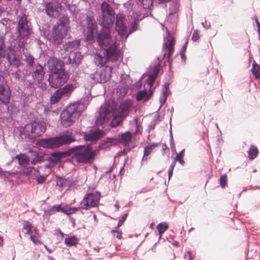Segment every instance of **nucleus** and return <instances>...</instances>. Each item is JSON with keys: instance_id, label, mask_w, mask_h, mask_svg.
Here are the masks:
<instances>
[{"instance_id": "5701e85b", "label": "nucleus", "mask_w": 260, "mask_h": 260, "mask_svg": "<svg viewBox=\"0 0 260 260\" xmlns=\"http://www.w3.org/2000/svg\"><path fill=\"white\" fill-rule=\"evenodd\" d=\"M118 144V139L116 138L107 137L105 139L101 141L99 145V149H107L110 146L116 145Z\"/></svg>"}, {"instance_id": "6e6552de", "label": "nucleus", "mask_w": 260, "mask_h": 260, "mask_svg": "<svg viewBox=\"0 0 260 260\" xmlns=\"http://www.w3.org/2000/svg\"><path fill=\"white\" fill-rule=\"evenodd\" d=\"M17 29L18 38L22 40H27L31 35L32 30L28 26L27 19L25 15H22L19 18Z\"/></svg>"}, {"instance_id": "a18cd8bd", "label": "nucleus", "mask_w": 260, "mask_h": 260, "mask_svg": "<svg viewBox=\"0 0 260 260\" xmlns=\"http://www.w3.org/2000/svg\"><path fill=\"white\" fill-rule=\"evenodd\" d=\"M185 154V149H182L179 153H177L176 156L175 158L176 161H178L181 165L184 166L185 161L183 159V157Z\"/></svg>"}, {"instance_id": "b1692460", "label": "nucleus", "mask_w": 260, "mask_h": 260, "mask_svg": "<svg viewBox=\"0 0 260 260\" xmlns=\"http://www.w3.org/2000/svg\"><path fill=\"white\" fill-rule=\"evenodd\" d=\"M169 85L170 83L168 82H166L165 83L161 89V94L159 98V102L160 103V105L157 111V112L160 109L161 107L166 102L168 96L169 95L170 93V91L169 90Z\"/></svg>"}, {"instance_id": "5fc2aeb1", "label": "nucleus", "mask_w": 260, "mask_h": 260, "mask_svg": "<svg viewBox=\"0 0 260 260\" xmlns=\"http://www.w3.org/2000/svg\"><path fill=\"white\" fill-rule=\"evenodd\" d=\"M156 80V78L153 77L152 75H148V77L146 80V83L149 87L150 90H152V88L153 86L154 83Z\"/></svg>"}, {"instance_id": "0e129e2a", "label": "nucleus", "mask_w": 260, "mask_h": 260, "mask_svg": "<svg viewBox=\"0 0 260 260\" xmlns=\"http://www.w3.org/2000/svg\"><path fill=\"white\" fill-rule=\"evenodd\" d=\"M176 162L175 161H174L172 162V163L171 164L170 168L168 170V182H169L170 180L171 179V177L173 176V170L174 169V167L175 166Z\"/></svg>"}, {"instance_id": "4be33fe9", "label": "nucleus", "mask_w": 260, "mask_h": 260, "mask_svg": "<svg viewBox=\"0 0 260 260\" xmlns=\"http://www.w3.org/2000/svg\"><path fill=\"white\" fill-rule=\"evenodd\" d=\"M45 72L44 71L43 67L38 63L35 66V69L32 73V77L34 80H36L38 83L40 81H42L44 77Z\"/></svg>"}, {"instance_id": "f8f14e48", "label": "nucleus", "mask_w": 260, "mask_h": 260, "mask_svg": "<svg viewBox=\"0 0 260 260\" xmlns=\"http://www.w3.org/2000/svg\"><path fill=\"white\" fill-rule=\"evenodd\" d=\"M125 16L121 13L117 14L115 21V30L120 37L125 36L127 33V27Z\"/></svg>"}, {"instance_id": "a878e982", "label": "nucleus", "mask_w": 260, "mask_h": 260, "mask_svg": "<svg viewBox=\"0 0 260 260\" xmlns=\"http://www.w3.org/2000/svg\"><path fill=\"white\" fill-rule=\"evenodd\" d=\"M131 104V102L128 101H124L122 102L118 108L119 115L121 116L127 115L129 113Z\"/></svg>"}, {"instance_id": "58836bf2", "label": "nucleus", "mask_w": 260, "mask_h": 260, "mask_svg": "<svg viewBox=\"0 0 260 260\" xmlns=\"http://www.w3.org/2000/svg\"><path fill=\"white\" fill-rule=\"evenodd\" d=\"M96 34L93 31H87L85 37V41L88 44H92L96 42Z\"/></svg>"}, {"instance_id": "37998d69", "label": "nucleus", "mask_w": 260, "mask_h": 260, "mask_svg": "<svg viewBox=\"0 0 260 260\" xmlns=\"http://www.w3.org/2000/svg\"><path fill=\"white\" fill-rule=\"evenodd\" d=\"M66 207H67V204L61 203L58 205H53L51 209V211L60 212L64 214L66 212Z\"/></svg>"}, {"instance_id": "f03ea898", "label": "nucleus", "mask_w": 260, "mask_h": 260, "mask_svg": "<svg viewBox=\"0 0 260 260\" xmlns=\"http://www.w3.org/2000/svg\"><path fill=\"white\" fill-rule=\"evenodd\" d=\"M66 153L72 154V159L82 164L92 163L95 155V152L90 147L84 145L73 146Z\"/></svg>"}, {"instance_id": "6e6d98bb", "label": "nucleus", "mask_w": 260, "mask_h": 260, "mask_svg": "<svg viewBox=\"0 0 260 260\" xmlns=\"http://www.w3.org/2000/svg\"><path fill=\"white\" fill-rule=\"evenodd\" d=\"M6 48H7L6 47ZM16 54V53L15 51L14 46L12 44H11L10 45H9L7 47V49H6L5 57H6L7 55H9V56H10L11 55H15Z\"/></svg>"}, {"instance_id": "bf43d9fd", "label": "nucleus", "mask_w": 260, "mask_h": 260, "mask_svg": "<svg viewBox=\"0 0 260 260\" xmlns=\"http://www.w3.org/2000/svg\"><path fill=\"white\" fill-rule=\"evenodd\" d=\"M220 186L224 188L227 185V176L225 174L222 175L219 178Z\"/></svg>"}, {"instance_id": "412c9836", "label": "nucleus", "mask_w": 260, "mask_h": 260, "mask_svg": "<svg viewBox=\"0 0 260 260\" xmlns=\"http://www.w3.org/2000/svg\"><path fill=\"white\" fill-rule=\"evenodd\" d=\"M69 24V18L66 16H63L58 19L56 24L53 26H55L58 30L62 31L64 34H67Z\"/></svg>"}, {"instance_id": "de8ad7c7", "label": "nucleus", "mask_w": 260, "mask_h": 260, "mask_svg": "<svg viewBox=\"0 0 260 260\" xmlns=\"http://www.w3.org/2000/svg\"><path fill=\"white\" fill-rule=\"evenodd\" d=\"M81 207L80 209H83L87 210L90 208H91V206H90L89 201H88V199L87 198V195H86L83 200L80 202Z\"/></svg>"}, {"instance_id": "c756f323", "label": "nucleus", "mask_w": 260, "mask_h": 260, "mask_svg": "<svg viewBox=\"0 0 260 260\" xmlns=\"http://www.w3.org/2000/svg\"><path fill=\"white\" fill-rule=\"evenodd\" d=\"M56 185L60 187H68L70 188L72 185V180L69 178H66L64 177L56 176Z\"/></svg>"}, {"instance_id": "aec40b11", "label": "nucleus", "mask_w": 260, "mask_h": 260, "mask_svg": "<svg viewBox=\"0 0 260 260\" xmlns=\"http://www.w3.org/2000/svg\"><path fill=\"white\" fill-rule=\"evenodd\" d=\"M153 90L149 89V91L147 89L144 88L143 90L138 91L136 99L138 102H146L148 101L152 96Z\"/></svg>"}, {"instance_id": "8fccbe9b", "label": "nucleus", "mask_w": 260, "mask_h": 260, "mask_svg": "<svg viewBox=\"0 0 260 260\" xmlns=\"http://www.w3.org/2000/svg\"><path fill=\"white\" fill-rule=\"evenodd\" d=\"M160 70V67L159 63H157L156 65H155L149 72L150 75H152L153 77L157 78L159 71Z\"/></svg>"}, {"instance_id": "e2e57ef3", "label": "nucleus", "mask_w": 260, "mask_h": 260, "mask_svg": "<svg viewBox=\"0 0 260 260\" xmlns=\"http://www.w3.org/2000/svg\"><path fill=\"white\" fill-rule=\"evenodd\" d=\"M120 82L122 84H125L126 85L127 84H129V82L128 81V80L130 79V76L128 75H125V74H122L120 76Z\"/></svg>"}, {"instance_id": "9b49d317", "label": "nucleus", "mask_w": 260, "mask_h": 260, "mask_svg": "<svg viewBox=\"0 0 260 260\" xmlns=\"http://www.w3.org/2000/svg\"><path fill=\"white\" fill-rule=\"evenodd\" d=\"M76 134L80 136H82L85 141H94L100 139L105 134L104 131L98 129L95 131L90 130L89 133L85 132L80 130L76 131Z\"/></svg>"}, {"instance_id": "0eeeda50", "label": "nucleus", "mask_w": 260, "mask_h": 260, "mask_svg": "<svg viewBox=\"0 0 260 260\" xmlns=\"http://www.w3.org/2000/svg\"><path fill=\"white\" fill-rule=\"evenodd\" d=\"M69 76L66 71L58 72L55 74H50L48 78L49 85L54 88H57L62 86L66 83Z\"/></svg>"}, {"instance_id": "dca6fc26", "label": "nucleus", "mask_w": 260, "mask_h": 260, "mask_svg": "<svg viewBox=\"0 0 260 260\" xmlns=\"http://www.w3.org/2000/svg\"><path fill=\"white\" fill-rule=\"evenodd\" d=\"M92 97L90 92H88L87 95L85 96L80 99V100L77 101L76 102L71 103L72 105L75 106V109L82 114V112L85 110L90 101L91 100Z\"/></svg>"}, {"instance_id": "f257e3e1", "label": "nucleus", "mask_w": 260, "mask_h": 260, "mask_svg": "<svg viewBox=\"0 0 260 260\" xmlns=\"http://www.w3.org/2000/svg\"><path fill=\"white\" fill-rule=\"evenodd\" d=\"M101 10L102 18L100 25L102 28L99 31H96V42L107 60L116 61L119 57V53L111 36V27L115 20L114 10L106 2L101 4Z\"/></svg>"}, {"instance_id": "72a5a7b5", "label": "nucleus", "mask_w": 260, "mask_h": 260, "mask_svg": "<svg viewBox=\"0 0 260 260\" xmlns=\"http://www.w3.org/2000/svg\"><path fill=\"white\" fill-rule=\"evenodd\" d=\"M15 159L18 160L20 166L28 165L30 163V159L25 153H20L14 156Z\"/></svg>"}, {"instance_id": "bb28decb", "label": "nucleus", "mask_w": 260, "mask_h": 260, "mask_svg": "<svg viewBox=\"0 0 260 260\" xmlns=\"http://www.w3.org/2000/svg\"><path fill=\"white\" fill-rule=\"evenodd\" d=\"M72 57V67L75 69L78 68L79 65L81 63L82 60L83 58V55L80 51H76L71 52Z\"/></svg>"}, {"instance_id": "680f3d73", "label": "nucleus", "mask_w": 260, "mask_h": 260, "mask_svg": "<svg viewBox=\"0 0 260 260\" xmlns=\"http://www.w3.org/2000/svg\"><path fill=\"white\" fill-rule=\"evenodd\" d=\"M26 40H22L21 39L19 38L18 40L17 41L16 45H17V48H19V50H21V49H24L25 45L26 43Z\"/></svg>"}, {"instance_id": "3c124183", "label": "nucleus", "mask_w": 260, "mask_h": 260, "mask_svg": "<svg viewBox=\"0 0 260 260\" xmlns=\"http://www.w3.org/2000/svg\"><path fill=\"white\" fill-rule=\"evenodd\" d=\"M78 238L75 235L69 236L64 239V244H78Z\"/></svg>"}, {"instance_id": "69168bd1", "label": "nucleus", "mask_w": 260, "mask_h": 260, "mask_svg": "<svg viewBox=\"0 0 260 260\" xmlns=\"http://www.w3.org/2000/svg\"><path fill=\"white\" fill-rule=\"evenodd\" d=\"M25 60L28 67H32L34 64V57L32 55L26 56Z\"/></svg>"}, {"instance_id": "7ed1b4c3", "label": "nucleus", "mask_w": 260, "mask_h": 260, "mask_svg": "<svg viewBox=\"0 0 260 260\" xmlns=\"http://www.w3.org/2000/svg\"><path fill=\"white\" fill-rule=\"evenodd\" d=\"M76 141V138L69 130L64 131L62 133L55 137L43 139L40 145L44 148H58L64 145L69 144Z\"/></svg>"}, {"instance_id": "39448f33", "label": "nucleus", "mask_w": 260, "mask_h": 260, "mask_svg": "<svg viewBox=\"0 0 260 260\" xmlns=\"http://www.w3.org/2000/svg\"><path fill=\"white\" fill-rule=\"evenodd\" d=\"M174 45H175V39L174 37H171L170 35L169 31L167 32V36L164 38V43L162 45V51L164 52V57L167 55V61L169 64V70L172 69V59L171 58L172 56L174 51Z\"/></svg>"}, {"instance_id": "13d9d810", "label": "nucleus", "mask_w": 260, "mask_h": 260, "mask_svg": "<svg viewBox=\"0 0 260 260\" xmlns=\"http://www.w3.org/2000/svg\"><path fill=\"white\" fill-rule=\"evenodd\" d=\"M32 227V224L30 222L28 221H24L23 228L25 230V234H29L30 231L31 230Z\"/></svg>"}, {"instance_id": "864d4df0", "label": "nucleus", "mask_w": 260, "mask_h": 260, "mask_svg": "<svg viewBox=\"0 0 260 260\" xmlns=\"http://www.w3.org/2000/svg\"><path fill=\"white\" fill-rule=\"evenodd\" d=\"M139 3H140L143 6V7L145 9H150V7L153 5L152 0H137Z\"/></svg>"}, {"instance_id": "49530a36", "label": "nucleus", "mask_w": 260, "mask_h": 260, "mask_svg": "<svg viewBox=\"0 0 260 260\" xmlns=\"http://www.w3.org/2000/svg\"><path fill=\"white\" fill-rule=\"evenodd\" d=\"M159 143H151L144 148V152L146 154L149 155L152 151L156 147L158 146Z\"/></svg>"}, {"instance_id": "774afa93", "label": "nucleus", "mask_w": 260, "mask_h": 260, "mask_svg": "<svg viewBox=\"0 0 260 260\" xmlns=\"http://www.w3.org/2000/svg\"><path fill=\"white\" fill-rule=\"evenodd\" d=\"M46 179V176L45 175H40L37 178V181L38 184H43L45 182Z\"/></svg>"}, {"instance_id": "a19ab883", "label": "nucleus", "mask_w": 260, "mask_h": 260, "mask_svg": "<svg viewBox=\"0 0 260 260\" xmlns=\"http://www.w3.org/2000/svg\"><path fill=\"white\" fill-rule=\"evenodd\" d=\"M258 153V150L257 148L253 145H251L248 152V157L249 159H254L257 156Z\"/></svg>"}, {"instance_id": "2eb2a0df", "label": "nucleus", "mask_w": 260, "mask_h": 260, "mask_svg": "<svg viewBox=\"0 0 260 260\" xmlns=\"http://www.w3.org/2000/svg\"><path fill=\"white\" fill-rule=\"evenodd\" d=\"M62 155L60 152H52L49 156H46L45 154V161L47 160L48 162L44 165V167L46 169H52L60 161Z\"/></svg>"}, {"instance_id": "9d476101", "label": "nucleus", "mask_w": 260, "mask_h": 260, "mask_svg": "<svg viewBox=\"0 0 260 260\" xmlns=\"http://www.w3.org/2000/svg\"><path fill=\"white\" fill-rule=\"evenodd\" d=\"M112 70V67L107 66L105 69L96 71L91 78L95 83H105L110 79Z\"/></svg>"}, {"instance_id": "e433bc0d", "label": "nucleus", "mask_w": 260, "mask_h": 260, "mask_svg": "<svg viewBox=\"0 0 260 260\" xmlns=\"http://www.w3.org/2000/svg\"><path fill=\"white\" fill-rule=\"evenodd\" d=\"M57 88L58 89L54 92L53 94L50 97V103L51 104L57 103L62 96H64L59 88Z\"/></svg>"}, {"instance_id": "c03bdc74", "label": "nucleus", "mask_w": 260, "mask_h": 260, "mask_svg": "<svg viewBox=\"0 0 260 260\" xmlns=\"http://www.w3.org/2000/svg\"><path fill=\"white\" fill-rule=\"evenodd\" d=\"M45 161V154H40L37 153L36 156L31 160L30 164L32 165H36L37 164H40Z\"/></svg>"}, {"instance_id": "6ab92c4d", "label": "nucleus", "mask_w": 260, "mask_h": 260, "mask_svg": "<svg viewBox=\"0 0 260 260\" xmlns=\"http://www.w3.org/2000/svg\"><path fill=\"white\" fill-rule=\"evenodd\" d=\"M31 123L37 138L40 137L44 133H45L46 129V124L45 121L44 120H34L32 121Z\"/></svg>"}, {"instance_id": "c85d7f7f", "label": "nucleus", "mask_w": 260, "mask_h": 260, "mask_svg": "<svg viewBox=\"0 0 260 260\" xmlns=\"http://www.w3.org/2000/svg\"><path fill=\"white\" fill-rule=\"evenodd\" d=\"M169 228V224L166 222H162L157 224L156 229L158 232L159 238L158 241L155 242V244H157L158 242L161 243L163 240V242H165V239L162 238L163 234Z\"/></svg>"}, {"instance_id": "423d86ee", "label": "nucleus", "mask_w": 260, "mask_h": 260, "mask_svg": "<svg viewBox=\"0 0 260 260\" xmlns=\"http://www.w3.org/2000/svg\"><path fill=\"white\" fill-rule=\"evenodd\" d=\"M11 96V92L9 86L7 85L5 78L0 76V101L4 105L7 106L8 113H12L10 106L8 105L10 103Z\"/></svg>"}, {"instance_id": "473e14b6", "label": "nucleus", "mask_w": 260, "mask_h": 260, "mask_svg": "<svg viewBox=\"0 0 260 260\" xmlns=\"http://www.w3.org/2000/svg\"><path fill=\"white\" fill-rule=\"evenodd\" d=\"M87 31H93L96 33L98 30V25L92 16H87L86 17Z\"/></svg>"}, {"instance_id": "20e7f679", "label": "nucleus", "mask_w": 260, "mask_h": 260, "mask_svg": "<svg viewBox=\"0 0 260 260\" xmlns=\"http://www.w3.org/2000/svg\"><path fill=\"white\" fill-rule=\"evenodd\" d=\"M75 106L70 104L61 112L60 120L61 125L64 127L72 125L81 116L75 108Z\"/></svg>"}, {"instance_id": "052dcab7", "label": "nucleus", "mask_w": 260, "mask_h": 260, "mask_svg": "<svg viewBox=\"0 0 260 260\" xmlns=\"http://www.w3.org/2000/svg\"><path fill=\"white\" fill-rule=\"evenodd\" d=\"M196 252L191 250H187L184 254V258H187L188 260L193 259L196 256Z\"/></svg>"}, {"instance_id": "a211bd4d", "label": "nucleus", "mask_w": 260, "mask_h": 260, "mask_svg": "<svg viewBox=\"0 0 260 260\" xmlns=\"http://www.w3.org/2000/svg\"><path fill=\"white\" fill-rule=\"evenodd\" d=\"M110 114V110L108 108H105L102 109L96 118L95 124L99 125H102L107 122L109 120Z\"/></svg>"}, {"instance_id": "7c9ffc66", "label": "nucleus", "mask_w": 260, "mask_h": 260, "mask_svg": "<svg viewBox=\"0 0 260 260\" xmlns=\"http://www.w3.org/2000/svg\"><path fill=\"white\" fill-rule=\"evenodd\" d=\"M140 16V14L139 15L137 14L136 16L134 18V19L131 24V26L129 27L128 31L126 34L125 36V40H126L129 35L133 33L134 31H136L138 29L139 26V22L140 21L142 20V18L139 19V16Z\"/></svg>"}, {"instance_id": "c9c22d12", "label": "nucleus", "mask_w": 260, "mask_h": 260, "mask_svg": "<svg viewBox=\"0 0 260 260\" xmlns=\"http://www.w3.org/2000/svg\"><path fill=\"white\" fill-rule=\"evenodd\" d=\"M64 96H69L74 89V86L72 84H67L62 88H59Z\"/></svg>"}, {"instance_id": "338daca9", "label": "nucleus", "mask_w": 260, "mask_h": 260, "mask_svg": "<svg viewBox=\"0 0 260 260\" xmlns=\"http://www.w3.org/2000/svg\"><path fill=\"white\" fill-rule=\"evenodd\" d=\"M128 215V213L127 212V213H125L122 216L121 218L118 221V224H117V228L121 226L123 224V223L124 222V221L126 219Z\"/></svg>"}, {"instance_id": "79ce46f5", "label": "nucleus", "mask_w": 260, "mask_h": 260, "mask_svg": "<svg viewBox=\"0 0 260 260\" xmlns=\"http://www.w3.org/2000/svg\"><path fill=\"white\" fill-rule=\"evenodd\" d=\"M95 60L98 66L100 67H104L107 61L106 58L104 57V55H103V56L100 53H96L95 54ZM109 61L110 60H108V61ZM111 61H112V60Z\"/></svg>"}, {"instance_id": "4468645a", "label": "nucleus", "mask_w": 260, "mask_h": 260, "mask_svg": "<svg viewBox=\"0 0 260 260\" xmlns=\"http://www.w3.org/2000/svg\"><path fill=\"white\" fill-rule=\"evenodd\" d=\"M31 122L26 124L24 127H19V135L22 139H34L36 136L34 131V128Z\"/></svg>"}, {"instance_id": "1a4fd4ad", "label": "nucleus", "mask_w": 260, "mask_h": 260, "mask_svg": "<svg viewBox=\"0 0 260 260\" xmlns=\"http://www.w3.org/2000/svg\"><path fill=\"white\" fill-rule=\"evenodd\" d=\"M45 12L50 17L58 18L62 11V6L60 2L56 0H52L45 3Z\"/></svg>"}, {"instance_id": "393cba45", "label": "nucleus", "mask_w": 260, "mask_h": 260, "mask_svg": "<svg viewBox=\"0 0 260 260\" xmlns=\"http://www.w3.org/2000/svg\"><path fill=\"white\" fill-rule=\"evenodd\" d=\"M86 195L91 207H95L98 206L101 197L100 191H96L95 192H90Z\"/></svg>"}, {"instance_id": "2f4dec72", "label": "nucleus", "mask_w": 260, "mask_h": 260, "mask_svg": "<svg viewBox=\"0 0 260 260\" xmlns=\"http://www.w3.org/2000/svg\"><path fill=\"white\" fill-rule=\"evenodd\" d=\"M119 136L120 138L118 139V143L127 145L132 141V134L129 131L126 132L124 133L119 134Z\"/></svg>"}, {"instance_id": "ea45409f", "label": "nucleus", "mask_w": 260, "mask_h": 260, "mask_svg": "<svg viewBox=\"0 0 260 260\" xmlns=\"http://www.w3.org/2000/svg\"><path fill=\"white\" fill-rule=\"evenodd\" d=\"M33 170H35V167L29 166L24 167L22 170L16 171V174H19V175H25L27 176H30L33 174Z\"/></svg>"}, {"instance_id": "ddd939ff", "label": "nucleus", "mask_w": 260, "mask_h": 260, "mask_svg": "<svg viewBox=\"0 0 260 260\" xmlns=\"http://www.w3.org/2000/svg\"><path fill=\"white\" fill-rule=\"evenodd\" d=\"M47 63L51 74L66 71L64 62L60 59L54 57H50L47 61Z\"/></svg>"}, {"instance_id": "f704fd0d", "label": "nucleus", "mask_w": 260, "mask_h": 260, "mask_svg": "<svg viewBox=\"0 0 260 260\" xmlns=\"http://www.w3.org/2000/svg\"><path fill=\"white\" fill-rule=\"evenodd\" d=\"M80 46V40L76 39L74 41L66 42L63 45V48L65 51H68L70 49L77 48Z\"/></svg>"}, {"instance_id": "4d7b16f0", "label": "nucleus", "mask_w": 260, "mask_h": 260, "mask_svg": "<svg viewBox=\"0 0 260 260\" xmlns=\"http://www.w3.org/2000/svg\"><path fill=\"white\" fill-rule=\"evenodd\" d=\"M170 133V147L172 149V151H175V144L173 139V134H172V125L171 124V126L169 129Z\"/></svg>"}, {"instance_id": "f3484780", "label": "nucleus", "mask_w": 260, "mask_h": 260, "mask_svg": "<svg viewBox=\"0 0 260 260\" xmlns=\"http://www.w3.org/2000/svg\"><path fill=\"white\" fill-rule=\"evenodd\" d=\"M67 34H64L62 31L58 30L55 26L52 27V32L49 39L50 42L55 46L60 45L62 40Z\"/></svg>"}, {"instance_id": "09e8293b", "label": "nucleus", "mask_w": 260, "mask_h": 260, "mask_svg": "<svg viewBox=\"0 0 260 260\" xmlns=\"http://www.w3.org/2000/svg\"><path fill=\"white\" fill-rule=\"evenodd\" d=\"M259 68L258 64L255 61H254L252 64V68L251 70V71L256 79H258L260 78V74L258 73Z\"/></svg>"}, {"instance_id": "cd10ccee", "label": "nucleus", "mask_w": 260, "mask_h": 260, "mask_svg": "<svg viewBox=\"0 0 260 260\" xmlns=\"http://www.w3.org/2000/svg\"><path fill=\"white\" fill-rule=\"evenodd\" d=\"M6 59L9 64L15 69H18L21 64L19 56L17 54L10 56L9 55H7Z\"/></svg>"}, {"instance_id": "603ef678", "label": "nucleus", "mask_w": 260, "mask_h": 260, "mask_svg": "<svg viewBox=\"0 0 260 260\" xmlns=\"http://www.w3.org/2000/svg\"><path fill=\"white\" fill-rule=\"evenodd\" d=\"M80 209V207H70L69 205L67 204V207H66V212L64 214L67 215H70L75 213L76 211Z\"/></svg>"}, {"instance_id": "4c0bfd02", "label": "nucleus", "mask_w": 260, "mask_h": 260, "mask_svg": "<svg viewBox=\"0 0 260 260\" xmlns=\"http://www.w3.org/2000/svg\"><path fill=\"white\" fill-rule=\"evenodd\" d=\"M179 9V4L178 0H173L171 3L170 7L169 8V14L170 15H173L177 13Z\"/></svg>"}]
</instances>
